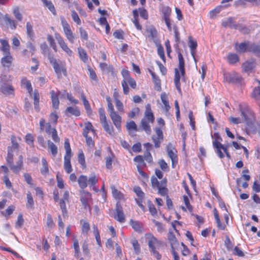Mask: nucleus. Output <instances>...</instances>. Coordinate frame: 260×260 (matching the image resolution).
<instances>
[{
	"label": "nucleus",
	"instance_id": "1",
	"mask_svg": "<svg viewBox=\"0 0 260 260\" xmlns=\"http://www.w3.org/2000/svg\"><path fill=\"white\" fill-rule=\"evenodd\" d=\"M239 109L241 112V115L243 119H241L239 117H230V121L234 124H239L242 122H244L250 127L253 124L255 121V116L253 112L246 103L240 104L239 105Z\"/></svg>",
	"mask_w": 260,
	"mask_h": 260
},
{
	"label": "nucleus",
	"instance_id": "2",
	"mask_svg": "<svg viewBox=\"0 0 260 260\" xmlns=\"http://www.w3.org/2000/svg\"><path fill=\"white\" fill-rule=\"evenodd\" d=\"M178 57L179 60V69L177 68L175 69V76L174 81L178 91L179 93H181L180 81L181 79H184V62L183 56L181 53H179L178 54Z\"/></svg>",
	"mask_w": 260,
	"mask_h": 260
},
{
	"label": "nucleus",
	"instance_id": "3",
	"mask_svg": "<svg viewBox=\"0 0 260 260\" xmlns=\"http://www.w3.org/2000/svg\"><path fill=\"white\" fill-rule=\"evenodd\" d=\"M154 119V116L151 109V106L148 104L146 106L144 116L141 121V126L148 134H150L151 132L150 123H153Z\"/></svg>",
	"mask_w": 260,
	"mask_h": 260
},
{
	"label": "nucleus",
	"instance_id": "4",
	"mask_svg": "<svg viewBox=\"0 0 260 260\" xmlns=\"http://www.w3.org/2000/svg\"><path fill=\"white\" fill-rule=\"evenodd\" d=\"M145 238L147 241L148 245L151 253L157 259H160L161 256L157 251V249L161 244V241L158 240L150 233L146 234Z\"/></svg>",
	"mask_w": 260,
	"mask_h": 260
},
{
	"label": "nucleus",
	"instance_id": "5",
	"mask_svg": "<svg viewBox=\"0 0 260 260\" xmlns=\"http://www.w3.org/2000/svg\"><path fill=\"white\" fill-rule=\"evenodd\" d=\"M235 48L237 51L240 52L249 51L255 53L260 51V47L249 42L242 43L239 45L236 44Z\"/></svg>",
	"mask_w": 260,
	"mask_h": 260
},
{
	"label": "nucleus",
	"instance_id": "6",
	"mask_svg": "<svg viewBox=\"0 0 260 260\" xmlns=\"http://www.w3.org/2000/svg\"><path fill=\"white\" fill-rule=\"evenodd\" d=\"M61 22L65 36L71 43H73L76 37L71 30L70 25L63 18H61Z\"/></svg>",
	"mask_w": 260,
	"mask_h": 260
},
{
	"label": "nucleus",
	"instance_id": "7",
	"mask_svg": "<svg viewBox=\"0 0 260 260\" xmlns=\"http://www.w3.org/2000/svg\"><path fill=\"white\" fill-rule=\"evenodd\" d=\"M223 76L224 81L230 83H239L242 79L241 76L235 72L232 73H224Z\"/></svg>",
	"mask_w": 260,
	"mask_h": 260
},
{
	"label": "nucleus",
	"instance_id": "8",
	"mask_svg": "<svg viewBox=\"0 0 260 260\" xmlns=\"http://www.w3.org/2000/svg\"><path fill=\"white\" fill-rule=\"evenodd\" d=\"M55 38L61 49L69 56H71L73 51L69 48L63 38L59 34H55Z\"/></svg>",
	"mask_w": 260,
	"mask_h": 260
},
{
	"label": "nucleus",
	"instance_id": "9",
	"mask_svg": "<svg viewBox=\"0 0 260 260\" xmlns=\"http://www.w3.org/2000/svg\"><path fill=\"white\" fill-rule=\"evenodd\" d=\"M167 152L168 156L171 159L172 168H174L178 162L177 151L172 144H169L167 146Z\"/></svg>",
	"mask_w": 260,
	"mask_h": 260
},
{
	"label": "nucleus",
	"instance_id": "10",
	"mask_svg": "<svg viewBox=\"0 0 260 260\" xmlns=\"http://www.w3.org/2000/svg\"><path fill=\"white\" fill-rule=\"evenodd\" d=\"M114 217L116 220L120 223H123L125 221V215L124 214L122 208L118 202L116 203V208Z\"/></svg>",
	"mask_w": 260,
	"mask_h": 260
},
{
	"label": "nucleus",
	"instance_id": "11",
	"mask_svg": "<svg viewBox=\"0 0 260 260\" xmlns=\"http://www.w3.org/2000/svg\"><path fill=\"white\" fill-rule=\"evenodd\" d=\"M127 84H129L131 87L133 88H135L136 87V81L131 77L129 78L126 80H122L121 82V84L122 86L123 92L125 94H127L129 92V88L128 87Z\"/></svg>",
	"mask_w": 260,
	"mask_h": 260
},
{
	"label": "nucleus",
	"instance_id": "12",
	"mask_svg": "<svg viewBox=\"0 0 260 260\" xmlns=\"http://www.w3.org/2000/svg\"><path fill=\"white\" fill-rule=\"evenodd\" d=\"M81 193V202L85 208H89L88 202L91 199V194L88 191L84 190L80 191Z\"/></svg>",
	"mask_w": 260,
	"mask_h": 260
},
{
	"label": "nucleus",
	"instance_id": "13",
	"mask_svg": "<svg viewBox=\"0 0 260 260\" xmlns=\"http://www.w3.org/2000/svg\"><path fill=\"white\" fill-rule=\"evenodd\" d=\"M3 28H9L11 29H15L17 26L16 22L13 19H11L8 14L5 15V20L4 23L1 26Z\"/></svg>",
	"mask_w": 260,
	"mask_h": 260
},
{
	"label": "nucleus",
	"instance_id": "14",
	"mask_svg": "<svg viewBox=\"0 0 260 260\" xmlns=\"http://www.w3.org/2000/svg\"><path fill=\"white\" fill-rule=\"evenodd\" d=\"M0 90L6 95H13L14 94V88L11 84H2L1 85Z\"/></svg>",
	"mask_w": 260,
	"mask_h": 260
},
{
	"label": "nucleus",
	"instance_id": "15",
	"mask_svg": "<svg viewBox=\"0 0 260 260\" xmlns=\"http://www.w3.org/2000/svg\"><path fill=\"white\" fill-rule=\"evenodd\" d=\"M110 116L115 127L118 129H120L122 120L121 117L116 112L110 114Z\"/></svg>",
	"mask_w": 260,
	"mask_h": 260
},
{
	"label": "nucleus",
	"instance_id": "16",
	"mask_svg": "<svg viewBox=\"0 0 260 260\" xmlns=\"http://www.w3.org/2000/svg\"><path fill=\"white\" fill-rule=\"evenodd\" d=\"M69 192L68 190L64 192L62 199L59 200V205L62 213L64 214L67 212L66 202H69Z\"/></svg>",
	"mask_w": 260,
	"mask_h": 260
},
{
	"label": "nucleus",
	"instance_id": "17",
	"mask_svg": "<svg viewBox=\"0 0 260 260\" xmlns=\"http://www.w3.org/2000/svg\"><path fill=\"white\" fill-rule=\"evenodd\" d=\"M64 113L68 116L73 115L77 117L80 115V111L79 108L76 106L68 107Z\"/></svg>",
	"mask_w": 260,
	"mask_h": 260
},
{
	"label": "nucleus",
	"instance_id": "18",
	"mask_svg": "<svg viewBox=\"0 0 260 260\" xmlns=\"http://www.w3.org/2000/svg\"><path fill=\"white\" fill-rule=\"evenodd\" d=\"M220 141L221 140L217 139L214 140L213 142V145L216 149V152L218 156L222 158L224 157V155L222 152L221 150L225 146L221 144Z\"/></svg>",
	"mask_w": 260,
	"mask_h": 260
},
{
	"label": "nucleus",
	"instance_id": "19",
	"mask_svg": "<svg viewBox=\"0 0 260 260\" xmlns=\"http://www.w3.org/2000/svg\"><path fill=\"white\" fill-rule=\"evenodd\" d=\"M155 132L157 135V138L153 137L152 139L155 147L158 148L159 147L160 140H162L163 139V133L161 129L159 127H156L155 128Z\"/></svg>",
	"mask_w": 260,
	"mask_h": 260
},
{
	"label": "nucleus",
	"instance_id": "20",
	"mask_svg": "<svg viewBox=\"0 0 260 260\" xmlns=\"http://www.w3.org/2000/svg\"><path fill=\"white\" fill-rule=\"evenodd\" d=\"M255 61L251 59L243 63L242 66V70L244 72H250L255 68Z\"/></svg>",
	"mask_w": 260,
	"mask_h": 260
},
{
	"label": "nucleus",
	"instance_id": "21",
	"mask_svg": "<svg viewBox=\"0 0 260 260\" xmlns=\"http://www.w3.org/2000/svg\"><path fill=\"white\" fill-rule=\"evenodd\" d=\"M129 224L136 232L141 233L142 231L143 225L142 222L131 219Z\"/></svg>",
	"mask_w": 260,
	"mask_h": 260
},
{
	"label": "nucleus",
	"instance_id": "22",
	"mask_svg": "<svg viewBox=\"0 0 260 260\" xmlns=\"http://www.w3.org/2000/svg\"><path fill=\"white\" fill-rule=\"evenodd\" d=\"M50 94L53 108L57 109L58 108L59 105L58 94L56 93L54 90H51Z\"/></svg>",
	"mask_w": 260,
	"mask_h": 260
},
{
	"label": "nucleus",
	"instance_id": "23",
	"mask_svg": "<svg viewBox=\"0 0 260 260\" xmlns=\"http://www.w3.org/2000/svg\"><path fill=\"white\" fill-rule=\"evenodd\" d=\"M0 42L1 43V50L3 52L4 54H10V46L8 41L4 39H1Z\"/></svg>",
	"mask_w": 260,
	"mask_h": 260
},
{
	"label": "nucleus",
	"instance_id": "24",
	"mask_svg": "<svg viewBox=\"0 0 260 260\" xmlns=\"http://www.w3.org/2000/svg\"><path fill=\"white\" fill-rule=\"evenodd\" d=\"M12 80V76L9 74H2L0 76V84H11Z\"/></svg>",
	"mask_w": 260,
	"mask_h": 260
},
{
	"label": "nucleus",
	"instance_id": "25",
	"mask_svg": "<svg viewBox=\"0 0 260 260\" xmlns=\"http://www.w3.org/2000/svg\"><path fill=\"white\" fill-rule=\"evenodd\" d=\"M148 32V38L150 40H151L154 42V43L156 45H158V42L157 39H156V35L157 31L154 28H150L147 30Z\"/></svg>",
	"mask_w": 260,
	"mask_h": 260
},
{
	"label": "nucleus",
	"instance_id": "26",
	"mask_svg": "<svg viewBox=\"0 0 260 260\" xmlns=\"http://www.w3.org/2000/svg\"><path fill=\"white\" fill-rule=\"evenodd\" d=\"M80 224L81 225L82 234L86 236L90 229V225L89 223L85 219H81L80 220Z\"/></svg>",
	"mask_w": 260,
	"mask_h": 260
},
{
	"label": "nucleus",
	"instance_id": "27",
	"mask_svg": "<svg viewBox=\"0 0 260 260\" xmlns=\"http://www.w3.org/2000/svg\"><path fill=\"white\" fill-rule=\"evenodd\" d=\"M23 164V157L21 155H20L19 157V160L17 162V164L16 165H11L10 166L11 169L14 172H18L20 169L22 168Z\"/></svg>",
	"mask_w": 260,
	"mask_h": 260
},
{
	"label": "nucleus",
	"instance_id": "28",
	"mask_svg": "<svg viewBox=\"0 0 260 260\" xmlns=\"http://www.w3.org/2000/svg\"><path fill=\"white\" fill-rule=\"evenodd\" d=\"M88 178L85 175H81L78 179V182L80 187L83 190L87 186Z\"/></svg>",
	"mask_w": 260,
	"mask_h": 260
},
{
	"label": "nucleus",
	"instance_id": "29",
	"mask_svg": "<svg viewBox=\"0 0 260 260\" xmlns=\"http://www.w3.org/2000/svg\"><path fill=\"white\" fill-rule=\"evenodd\" d=\"M4 55L5 56L2 58L1 60L2 64L5 67H9L12 61L13 58L10 55V53L9 54Z\"/></svg>",
	"mask_w": 260,
	"mask_h": 260
},
{
	"label": "nucleus",
	"instance_id": "30",
	"mask_svg": "<svg viewBox=\"0 0 260 260\" xmlns=\"http://www.w3.org/2000/svg\"><path fill=\"white\" fill-rule=\"evenodd\" d=\"M108 150H109L110 154L108 156H107L105 158L106 167L108 169H111L112 167V164L113 159L114 157V155L111 151L110 148H108Z\"/></svg>",
	"mask_w": 260,
	"mask_h": 260
},
{
	"label": "nucleus",
	"instance_id": "31",
	"mask_svg": "<svg viewBox=\"0 0 260 260\" xmlns=\"http://www.w3.org/2000/svg\"><path fill=\"white\" fill-rule=\"evenodd\" d=\"M160 99L162 103L164 105V108L166 112L169 111L171 107L169 105L168 96L166 93L163 92L161 94Z\"/></svg>",
	"mask_w": 260,
	"mask_h": 260
},
{
	"label": "nucleus",
	"instance_id": "32",
	"mask_svg": "<svg viewBox=\"0 0 260 260\" xmlns=\"http://www.w3.org/2000/svg\"><path fill=\"white\" fill-rule=\"evenodd\" d=\"M188 39H189V47L190 49L191 54V55L192 56V57H193L194 60L196 61V59L194 57V51L197 48V43L196 41H194L192 39V37L191 36H189L188 37Z\"/></svg>",
	"mask_w": 260,
	"mask_h": 260
},
{
	"label": "nucleus",
	"instance_id": "33",
	"mask_svg": "<svg viewBox=\"0 0 260 260\" xmlns=\"http://www.w3.org/2000/svg\"><path fill=\"white\" fill-rule=\"evenodd\" d=\"M167 183V180L166 179H163L161 181V185L157 188L158 189V192L161 196H165L167 193V188L166 187Z\"/></svg>",
	"mask_w": 260,
	"mask_h": 260
},
{
	"label": "nucleus",
	"instance_id": "34",
	"mask_svg": "<svg viewBox=\"0 0 260 260\" xmlns=\"http://www.w3.org/2000/svg\"><path fill=\"white\" fill-rule=\"evenodd\" d=\"M150 74L152 76L153 81L155 84V88L158 91L160 90L161 82L159 77L156 76L153 72H150Z\"/></svg>",
	"mask_w": 260,
	"mask_h": 260
},
{
	"label": "nucleus",
	"instance_id": "35",
	"mask_svg": "<svg viewBox=\"0 0 260 260\" xmlns=\"http://www.w3.org/2000/svg\"><path fill=\"white\" fill-rule=\"evenodd\" d=\"M53 67L55 73L58 75H60L62 73L64 76H67L66 69L61 67L57 62H55Z\"/></svg>",
	"mask_w": 260,
	"mask_h": 260
},
{
	"label": "nucleus",
	"instance_id": "36",
	"mask_svg": "<svg viewBox=\"0 0 260 260\" xmlns=\"http://www.w3.org/2000/svg\"><path fill=\"white\" fill-rule=\"evenodd\" d=\"M21 84L24 86L27 90L29 94H31L32 92V88L30 82L26 78H23L21 81Z\"/></svg>",
	"mask_w": 260,
	"mask_h": 260
},
{
	"label": "nucleus",
	"instance_id": "37",
	"mask_svg": "<svg viewBox=\"0 0 260 260\" xmlns=\"http://www.w3.org/2000/svg\"><path fill=\"white\" fill-rule=\"evenodd\" d=\"M81 99L83 101V103L84 106V108L87 112V113H89L91 112V109L89 104V102L86 98L84 94L82 92L81 93Z\"/></svg>",
	"mask_w": 260,
	"mask_h": 260
},
{
	"label": "nucleus",
	"instance_id": "38",
	"mask_svg": "<svg viewBox=\"0 0 260 260\" xmlns=\"http://www.w3.org/2000/svg\"><path fill=\"white\" fill-rule=\"evenodd\" d=\"M42 167L40 170L41 173L42 175H46L49 172V168L47 161L44 157L42 159Z\"/></svg>",
	"mask_w": 260,
	"mask_h": 260
},
{
	"label": "nucleus",
	"instance_id": "39",
	"mask_svg": "<svg viewBox=\"0 0 260 260\" xmlns=\"http://www.w3.org/2000/svg\"><path fill=\"white\" fill-rule=\"evenodd\" d=\"M111 188L112 189V195L115 199L120 200L123 198V194L118 191L114 186H111Z\"/></svg>",
	"mask_w": 260,
	"mask_h": 260
},
{
	"label": "nucleus",
	"instance_id": "40",
	"mask_svg": "<svg viewBox=\"0 0 260 260\" xmlns=\"http://www.w3.org/2000/svg\"><path fill=\"white\" fill-rule=\"evenodd\" d=\"M90 131H91L93 134H94L95 133L92 125L90 122L85 123V126L83 132L84 137H87Z\"/></svg>",
	"mask_w": 260,
	"mask_h": 260
},
{
	"label": "nucleus",
	"instance_id": "41",
	"mask_svg": "<svg viewBox=\"0 0 260 260\" xmlns=\"http://www.w3.org/2000/svg\"><path fill=\"white\" fill-rule=\"evenodd\" d=\"M44 5L52 12V13L54 15H56V11L54 8V5L51 1H49L47 0H43L42 1Z\"/></svg>",
	"mask_w": 260,
	"mask_h": 260
},
{
	"label": "nucleus",
	"instance_id": "42",
	"mask_svg": "<svg viewBox=\"0 0 260 260\" xmlns=\"http://www.w3.org/2000/svg\"><path fill=\"white\" fill-rule=\"evenodd\" d=\"M168 239L170 241L172 249L175 248V247L178 244L177 239L173 234L171 233L169 234Z\"/></svg>",
	"mask_w": 260,
	"mask_h": 260
},
{
	"label": "nucleus",
	"instance_id": "43",
	"mask_svg": "<svg viewBox=\"0 0 260 260\" xmlns=\"http://www.w3.org/2000/svg\"><path fill=\"white\" fill-rule=\"evenodd\" d=\"M183 201L185 205L186 208L183 206H181V209L183 211H186V208H187L189 211H191L192 210V207L190 204L189 198H188L187 196H183Z\"/></svg>",
	"mask_w": 260,
	"mask_h": 260
},
{
	"label": "nucleus",
	"instance_id": "44",
	"mask_svg": "<svg viewBox=\"0 0 260 260\" xmlns=\"http://www.w3.org/2000/svg\"><path fill=\"white\" fill-rule=\"evenodd\" d=\"M78 51L80 59L84 62H86L88 60L87 55L86 51L82 48H78Z\"/></svg>",
	"mask_w": 260,
	"mask_h": 260
},
{
	"label": "nucleus",
	"instance_id": "45",
	"mask_svg": "<svg viewBox=\"0 0 260 260\" xmlns=\"http://www.w3.org/2000/svg\"><path fill=\"white\" fill-rule=\"evenodd\" d=\"M48 147L50 149L52 155L53 157H55L57 153V146L51 141H48Z\"/></svg>",
	"mask_w": 260,
	"mask_h": 260
},
{
	"label": "nucleus",
	"instance_id": "46",
	"mask_svg": "<svg viewBox=\"0 0 260 260\" xmlns=\"http://www.w3.org/2000/svg\"><path fill=\"white\" fill-rule=\"evenodd\" d=\"M239 60V56L235 53H230L228 56V60L231 64L235 63Z\"/></svg>",
	"mask_w": 260,
	"mask_h": 260
},
{
	"label": "nucleus",
	"instance_id": "47",
	"mask_svg": "<svg viewBox=\"0 0 260 260\" xmlns=\"http://www.w3.org/2000/svg\"><path fill=\"white\" fill-rule=\"evenodd\" d=\"M73 247L74 249V255L76 257H79L80 251L79 242L77 239L74 240Z\"/></svg>",
	"mask_w": 260,
	"mask_h": 260
},
{
	"label": "nucleus",
	"instance_id": "48",
	"mask_svg": "<svg viewBox=\"0 0 260 260\" xmlns=\"http://www.w3.org/2000/svg\"><path fill=\"white\" fill-rule=\"evenodd\" d=\"M222 25L224 27H234V19L232 17L228 18L222 21Z\"/></svg>",
	"mask_w": 260,
	"mask_h": 260
},
{
	"label": "nucleus",
	"instance_id": "49",
	"mask_svg": "<svg viewBox=\"0 0 260 260\" xmlns=\"http://www.w3.org/2000/svg\"><path fill=\"white\" fill-rule=\"evenodd\" d=\"M99 113L100 116V121L103 124V123H107V117L105 115V110L103 108L99 109Z\"/></svg>",
	"mask_w": 260,
	"mask_h": 260
},
{
	"label": "nucleus",
	"instance_id": "50",
	"mask_svg": "<svg viewBox=\"0 0 260 260\" xmlns=\"http://www.w3.org/2000/svg\"><path fill=\"white\" fill-rule=\"evenodd\" d=\"M70 160L67 159V158L64 159V169L68 174L71 173L73 171Z\"/></svg>",
	"mask_w": 260,
	"mask_h": 260
},
{
	"label": "nucleus",
	"instance_id": "51",
	"mask_svg": "<svg viewBox=\"0 0 260 260\" xmlns=\"http://www.w3.org/2000/svg\"><path fill=\"white\" fill-rule=\"evenodd\" d=\"M147 205L149 208L150 213L152 215L154 216L157 214V211L154 207V205L150 200L147 201Z\"/></svg>",
	"mask_w": 260,
	"mask_h": 260
},
{
	"label": "nucleus",
	"instance_id": "52",
	"mask_svg": "<svg viewBox=\"0 0 260 260\" xmlns=\"http://www.w3.org/2000/svg\"><path fill=\"white\" fill-rule=\"evenodd\" d=\"M27 197V208H31L34 205V200L30 192H28L26 194Z\"/></svg>",
	"mask_w": 260,
	"mask_h": 260
},
{
	"label": "nucleus",
	"instance_id": "53",
	"mask_svg": "<svg viewBox=\"0 0 260 260\" xmlns=\"http://www.w3.org/2000/svg\"><path fill=\"white\" fill-rule=\"evenodd\" d=\"M13 151L11 148H8V154L6 158L7 163L10 166L13 164Z\"/></svg>",
	"mask_w": 260,
	"mask_h": 260
},
{
	"label": "nucleus",
	"instance_id": "54",
	"mask_svg": "<svg viewBox=\"0 0 260 260\" xmlns=\"http://www.w3.org/2000/svg\"><path fill=\"white\" fill-rule=\"evenodd\" d=\"M222 9L221 6H217L214 9L212 10L210 12V16L211 18H214L216 15L219 13Z\"/></svg>",
	"mask_w": 260,
	"mask_h": 260
},
{
	"label": "nucleus",
	"instance_id": "55",
	"mask_svg": "<svg viewBox=\"0 0 260 260\" xmlns=\"http://www.w3.org/2000/svg\"><path fill=\"white\" fill-rule=\"evenodd\" d=\"M98 181V180L94 173L91 174L88 179V182L90 187L94 186Z\"/></svg>",
	"mask_w": 260,
	"mask_h": 260
},
{
	"label": "nucleus",
	"instance_id": "56",
	"mask_svg": "<svg viewBox=\"0 0 260 260\" xmlns=\"http://www.w3.org/2000/svg\"><path fill=\"white\" fill-rule=\"evenodd\" d=\"M126 128L128 131H137V126L134 121H130L126 123Z\"/></svg>",
	"mask_w": 260,
	"mask_h": 260
},
{
	"label": "nucleus",
	"instance_id": "57",
	"mask_svg": "<svg viewBox=\"0 0 260 260\" xmlns=\"http://www.w3.org/2000/svg\"><path fill=\"white\" fill-rule=\"evenodd\" d=\"M71 16L73 20L77 25H80L81 24V21L76 12L74 10L72 11Z\"/></svg>",
	"mask_w": 260,
	"mask_h": 260
},
{
	"label": "nucleus",
	"instance_id": "58",
	"mask_svg": "<svg viewBox=\"0 0 260 260\" xmlns=\"http://www.w3.org/2000/svg\"><path fill=\"white\" fill-rule=\"evenodd\" d=\"M25 141L29 146L33 147L34 138L31 134H27L25 136Z\"/></svg>",
	"mask_w": 260,
	"mask_h": 260
},
{
	"label": "nucleus",
	"instance_id": "59",
	"mask_svg": "<svg viewBox=\"0 0 260 260\" xmlns=\"http://www.w3.org/2000/svg\"><path fill=\"white\" fill-rule=\"evenodd\" d=\"M24 222V219L23 218L22 214H19L17 217V220L15 223V228L16 229L21 228Z\"/></svg>",
	"mask_w": 260,
	"mask_h": 260
},
{
	"label": "nucleus",
	"instance_id": "60",
	"mask_svg": "<svg viewBox=\"0 0 260 260\" xmlns=\"http://www.w3.org/2000/svg\"><path fill=\"white\" fill-rule=\"evenodd\" d=\"M115 106L119 112H122L123 111V105L122 103L117 97L115 96Z\"/></svg>",
	"mask_w": 260,
	"mask_h": 260
},
{
	"label": "nucleus",
	"instance_id": "61",
	"mask_svg": "<svg viewBox=\"0 0 260 260\" xmlns=\"http://www.w3.org/2000/svg\"><path fill=\"white\" fill-rule=\"evenodd\" d=\"M233 253L234 255L239 257H244L245 254L244 252L238 247L236 246L233 250Z\"/></svg>",
	"mask_w": 260,
	"mask_h": 260
},
{
	"label": "nucleus",
	"instance_id": "62",
	"mask_svg": "<svg viewBox=\"0 0 260 260\" xmlns=\"http://www.w3.org/2000/svg\"><path fill=\"white\" fill-rule=\"evenodd\" d=\"M11 141L12 143V146L9 147L11 148L12 150V149H17L19 147V144L17 142L16 137L14 135H12L11 137Z\"/></svg>",
	"mask_w": 260,
	"mask_h": 260
},
{
	"label": "nucleus",
	"instance_id": "63",
	"mask_svg": "<svg viewBox=\"0 0 260 260\" xmlns=\"http://www.w3.org/2000/svg\"><path fill=\"white\" fill-rule=\"evenodd\" d=\"M64 94H66L67 98L69 101H70L72 103L76 105L79 103V101L75 99L72 94L68 93L66 90H64Z\"/></svg>",
	"mask_w": 260,
	"mask_h": 260
},
{
	"label": "nucleus",
	"instance_id": "64",
	"mask_svg": "<svg viewBox=\"0 0 260 260\" xmlns=\"http://www.w3.org/2000/svg\"><path fill=\"white\" fill-rule=\"evenodd\" d=\"M102 126L104 129V130L109 134L110 135H113V128L112 126H110L108 123H103Z\"/></svg>",
	"mask_w": 260,
	"mask_h": 260
}]
</instances>
